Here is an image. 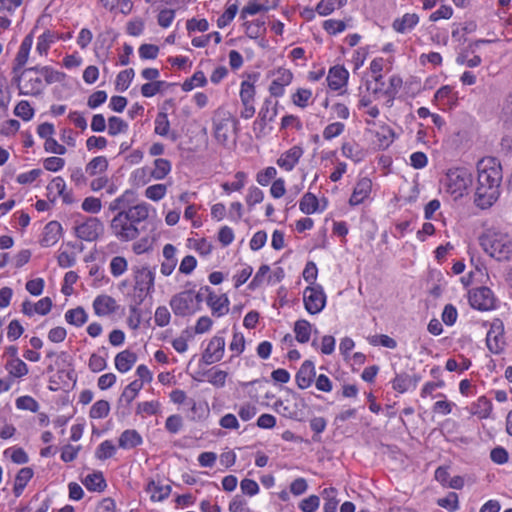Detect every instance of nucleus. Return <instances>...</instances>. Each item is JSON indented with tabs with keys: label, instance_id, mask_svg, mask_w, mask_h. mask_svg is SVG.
I'll return each instance as SVG.
<instances>
[{
	"label": "nucleus",
	"instance_id": "22",
	"mask_svg": "<svg viewBox=\"0 0 512 512\" xmlns=\"http://www.w3.org/2000/svg\"><path fill=\"white\" fill-rule=\"evenodd\" d=\"M143 439L135 429H127L123 431L119 437L118 444L122 449H132L141 445Z\"/></svg>",
	"mask_w": 512,
	"mask_h": 512
},
{
	"label": "nucleus",
	"instance_id": "31",
	"mask_svg": "<svg viewBox=\"0 0 512 512\" xmlns=\"http://www.w3.org/2000/svg\"><path fill=\"white\" fill-rule=\"evenodd\" d=\"M39 73L46 84H53L64 81L66 75L63 72L53 69L50 66H39Z\"/></svg>",
	"mask_w": 512,
	"mask_h": 512
},
{
	"label": "nucleus",
	"instance_id": "24",
	"mask_svg": "<svg viewBox=\"0 0 512 512\" xmlns=\"http://www.w3.org/2000/svg\"><path fill=\"white\" fill-rule=\"evenodd\" d=\"M122 212L124 215H127L128 220H130L135 226L146 220L149 215V209L146 203L137 204L127 210H123Z\"/></svg>",
	"mask_w": 512,
	"mask_h": 512
},
{
	"label": "nucleus",
	"instance_id": "8",
	"mask_svg": "<svg viewBox=\"0 0 512 512\" xmlns=\"http://www.w3.org/2000/svg\"><path fill=\"white\" fill-rule=\"evenodd\" d=\"M103 230L102 222L95 217H89L83 223L74 227L76 236L88 242L95 241L103 233Z\"/></svg>",
	"mask_w": 512,
	"mask_h": 512
},
{
	"label": "nucleus",
	"instance_id": "6",
	"mask_svg": "<svg viewBox=\"0 0 512 512\" xmlns=\"http://www.w3.org/2000/svg\"><path fill=\"white\" fill-rule=\"evenodd\" d=\"M110 229L112 234L121 242L132 241L140 234L137 226L128 220L127 215H124L122 211L113 217Z\"/></svg>",
	"mask_w": 512,
	"mask_h": 512
},
{
	"label": "nucleus",
	"instance_id": "34",
	"mask_svg": "<svg viewBox=\"0 0 512 512\" xmlns=\"http://www.w3.org/2000/svg\"><path fill=\"white\" fill-rule=\"evenodd\" d=\"M169 85V83L159 80L148 82L141 86V94L144 97L150 98L155 96L157 93L163 92V90Z\"/></svg>",
	"mask_w": 512,
	"mask_h": 512
},
{
	"label": "nucleus",
	"instance_id": "58",
	"mask_svg": "<svg viewBox=\"0 0 512 512\" xmlns=\"http://www.w3.org/2000/svg\"><path fill=\"white\" fill-rule=\"evenodd\" d=\"M255 87L249 81H243L240 89L241 102H254Z\"/></svg>",
	"mask_w": 512,
	"mask_h": 512
},
{
	"label": "nucleus",
	"instance_id": "15",
	"mask_svg": "<svg viewBox=\"0 0 512 512\" xmlns=\"http://www.w3.org/2000/svg\"><path fill=\"white\" fill-rule=\"evenodd\" d=\"M33 44V35L28 34L22 41L16 57L13 61L12 74L22 71L28 61L29 53Z\"/></svg>",
	"mask_w": 512,
	"mask_h": 512
},
{
	"label": "nucleus",
	"instance_id": "1",
	"mask_svg": "<svg viewBox=\"0 0 512 512\" xmlns=\"http://www.w3.org/2000/svg\"><path fill=\"white\" fill-rule=\"evenodd\" d=\"M477 187L474 203L481 209L490 208L500 196L502 167L494 157H485L477 164Z\"/></svg>",
	"mask_w": 512,
	"mask_h": 512
},
{
	"label": "nucleus",
	"instance_id": "50",
	"mask_svg": "<svg viewBox=\"0 0 512 512\" xmlns=\"http://www.w3.org/2000/svg\"><path fill=\"white\" fill-rule=\"evenodd\" d=\"M437 504L442 508L454 512L459 508L458 495L455 492H449L446 497L439 498Z\"/></svg>",
	"mask_w": 512,
	"mask_h": 512
},
{
	"label": "nucleus",
	"instance_id": "53",
	"mask_svg": "<svg viewBox=\"0 0 512 512\" xmlns=\"http://www.w3.org/2000/svg\"><path fill=\"white\" fill-rule=\"evenodd\" d=\"M16 407L21 410H29L31 412H37L39 409V404L31 396H21L16 399Z\"/></svg>",
	"mask_w": 512,
	"mask_h": 512
},
{
	"label": "nucleus",
	"instance_id": "43",
	"mask_svg": "<svg viewBox=\"0 0 512 512\" xmlns=\"http://www.w3.org/2000/svg\"><path fill=\"white\" fill-rule=\"evenodd\" d=\"M170 122L166 112H159L155 119L154 132L160 136H167L169 134Z\"/></svg>",
	"mask_w": 512,
	"mask_h": 512
},
{
	"label": "nucleus",
	"instance_id": "29",
	"mask_svg": "<svg viewBox=\"0 0 512 512\" xmlns=\"http://www.w3.org/2000/svg\"><path fill=\"white\" fill-rule=\"evenodd\" d=\"M108 169V160L104 156L94 157L85 168L86 173L90 176L103 173Z\"/></svg>",
	"mask_w": 512,
	"mask_h": 512
},
{
	"label": "nucleus",
	"instance_id": "19",
	"mask_svg": "<svg viewBox=\"0 0 512 512\" xmlns=\"http://www.w3.org/2000/svg\"><path fill=\"white\" fill-rule=\"evenodd\" d=\"M349 73L343 66H334L329 70L328 86L332 90H339L348 81Z\"/></svg>",
	"mask_w": 512,
	"mask_h": 512
},
{
	"label": "nucleus",
	"instance_id": "62",
	"mask_svg": "<svg viewBox=\"0 0 512 512\" xmlns=\"http://www.w3.org/2000/svg\"><path fill=\"white\" fill-rule=\"evenodd\" d=\"M320 504V499L316 495H310L309 497L303 499L300 504L299 508L303 512H315Z\"/></svg>",
	"mask_w": 512,
	"mask_h": 512
},
{
	"label": "nucleus",
	"instance_id": "51",
	"mask_svg": "<svg viewBox=\"0 0 512 512\" xmlns=\"http://www.w3.org/2000/svg\"><path fill=\"white\" fill-rule=\"evenodd\" d=\"M167 187L164 184H155L147 187L145 196L153 201L161 200L166 194Z\"/></svg>",
	"mask_w": 512,
	"mask_h": 512
},
{
	"label": "nucleus",
	"instance_id": "41",
	"mask_svg": "<svg viewBox=\"0 0 512 512\" xmlns=\"http://www.w3.org/2000/svg\"><path fill=\"white\" fill-rule=\"evenodd\" d=\"M412 381L411 375L407 373H399L396 374L393 379L392 387L397 392L404 393L412 386Z\"/></svg>",
	"mask_w": 512,
	"mask_h": 512
},
{
	"label": "nucleus",
	"instance_id": "28",
	"mask_svg": "<svg viewBox=\"0 0 512 512\" xmlns=\"http://www.w3.org/2000/svg\"><path fill=\"white\" fill-rule=\"evenodd\" d=\"M83 484L88 490L101 492L106 488V481L101 472L89 474L83 480Z\"/></svg>",
	"mask_w": 512,
	"mask_h": 512
},
{
	"label": "nucleus",
	"instance_id": "27",
	"mask_svg": "<svg viewBox=\"0 0 512 512\" xmlns=\"http://www.w3.org/2000/svg\"><path fill=\"white\" fill-rule=\"evenodd\" d=\"M419 21V17L415 13H406L402 18L394 20L392 26L395 31L405 33L407 30L412 29Z\"/></svg>",
	"mask_w": 512,
	"mask_h": 512
},
{
	"label": "nucleus",
	"instance_id": "10",
	"mask_svg": "<svg viewBox=\"0 0 512 512\" xmlns=\"http://www.w3.org/2000/svg\"><path fill=\"white\" fill-rule=\"evenodd\" d=\"M488 349L495 354L500 353L505 346L504 325L500 319H494L486 336Z\"/></svg>",
	"mask_w": 512,
	"mask_h": 512
},
{
	"label": "nucleus",
	"instance_id": "46",
	"mask_svg": "<svg viewBox=\"0 0 512 512\" xmlns=\"http://www.w3.org/2000/svg\"><path fill=\"white\" fill-rule=\"evenodd\" d=\"M55 34L50 30H46L43 34L38 37L36 50L39 54H47L50 45L54 42Z\"/></svg>",
	"mask_w": 512,
	"mask_h": 512
},
{
	"label": "nucleus",
	"instance_id": "26",
	"mask_svg": "<svg viewBox=\"0 0 512 512\" xmlns=\"http://www.w3.org/2000/svg\"><path fill=\"white\" fill-rule=\"evenodd\" d=\"M4 368L13 378H21L29 372L27 364L21 359H8Z\"/></svg>",
	"mask_w": 512,
	"mask_h": 512
},
{
	"label": "nucleus",
	"instance_id": "49",
	"mask_svg": "<svg viewBox=\"0 0 512 512\" xmlns=\"http://www.w3.org/2000/svg\"><path fill=\"white\" fill-rule=\"evenodd\" d=\"M134 75H135V72L132 68H129V69L119 72V74L117 75V78H116L117 89H119L121 91L126 90L129 87L131 81L133 80Z\"/></svg>",
	"mask_w": 512,
	"mask_h": 512
},
{
	"label": "nucleus",
	"instance_id": "61",
	"mask_svg": "<svg viewBox=\"0 0 512 512\" xmlns=\"http://www.w3.org/2000/svg\"><path fill=\"white\" fill-rule=\"evenodd\" d=\"M323 28L331 35L343 32L346 28V24L341 20L329 19L324 21Z\"/></svg>",
	"mask_w": 512,
	"mask_h": 512
},
{
	"label": "nucleus",
	"instance_id": "63",
	"mask_svg": "<svg viewBox=\"0 0 512 512\" xmlns=\"http://www.w3.org/2000/svg\"><path fill=\"white\" fill-rule=\"evenodd\" d=\"M88 366L92 372L97 373L104 370L107 367V362L104 357L96 353H93L89 358Z\"/></svg>",
	"mask_w": 512,
	"mask_h": 512
},
{
	"label": "nucleus",
	"instance_id": "39",
	"mask_svg": "<svg viewBox=\"0 0 512 512\" xmlns=\"http://www.w3.org/2000/svg\"><path fill=\"white\" fill-rule=\"evenodd\" d=\"M277 115L276 104H272L271 100H265L263 106L259 112V118L262 125H265L267 122H271Z\"/></svg>",
	"mask_w": 512,
	"mask_h": 512
},
{
	"label": "nucleus",
	"instance_id": "57",
	"mask_svg": "<svg viewBox=\"0 0 512 512\" xmlns=\"http://www.w3.org/2000/svg\"><path fill=\"white\" fill-rule=\"evenodd\" d=\"M238 7L236 4L230 5L225 12L218 18L217 25L219 28L227 26L236 16Z\"/></svg>",
	"mask_w": 512,
	"mask_h": 512
},
{
	"label": "nucleus",
	"instance_id": "35",
	"mask_svg": "<svg viewBox=\"0 0 512 512\" xmlns=\"http://www.w3.org/2000/svg\"><path fill=\"white\" fill-rule=\"evenodd\" d=\"M323 498L325 500L323 510L324 512H336L338 506V500L336 499L337 490L333 487L326 488L323 490Z\"/></svg>",
	"mask_w": 512,
	"mask_h": 512
},
{
	"label": "nucleus",
	"instance_id": "18",
	"mask_svg": "<svg viewBox=\"0 0 512 512\" xmlns=\"http://www.w3.org/2000/svg\"><path fill=\"white\" fill-rule=\"evenodd\" d=\"M303 155V149L300 146H293L278 158L277 165L286 171H291Z\"/></svg>",
	"mask_w": 512,
	"mask_h": 512
},
{
	"label": "nucleus",
	"instance_id": "60",
	"mask_svg": "<svg viewBox=\"0 0 512 512\" xmlns=\"http://www.w3.org/2000/svg\"><path fill=\"white\" fill-rule=\"evenodd\" d=\"M245 177H246V174L242 171H239L235 174V178L237 179V181L232 182V183L225 182L222 184V188L227 193H229L231 191H239L244 187Z\"/></svg>",
	"mask_w": 512,
	"mask_h": 512
},
{
	"label": "nucleus",
	"instance_id": "42",
	"mask_svg": "<svg viewBox=\"0 0 512 512\" xmlns=\"http://www.w3.org/2000/svg\"><path fill=\"white\" fill-rule=\"evenodd\" d=\"M110 412V404L106 400H98L96 401L89 412V415L93 419H101L108 416Z\"/></svg>",
	"mask_w": 512,
	"mask_h": 512
},
{
	"label": "nucleus",
	"instance_id": "56",
	"mask_svg": "<svg viewBox=\"0 0 512 512\" xmlns=\"http://www.w3.org/2000/svg\"><path fill=\"white\" fill-rule=\"evenodd\" d=\"M82 209L87 213L96 214L100 212L102 208V203L99 198L96 197H86L81 205Z\"/></svg>",
	"mask_w": 512,
	"mask_h": 512
},
{
	"label": "nucleus",
	"instance_id": "21",
	"mask_svg": "<svg viewBox=\"0 0 512 512\" xmlns=\"http://www.w3.org/2000/svg\"><path fill=\"white\" fill-rule=\"evenodd\" d=\"M93 307L97 315L106 316L116 311L117 304L111 296L101 295L94 300Z\"/></svg>",
	"mask_w": 512,
	"mask_h": 512
},
{
	"label": "nucleus",
	"instance_id": "64",
	"mask_svg": "<svg viewBox=\"0 0 512 512\" xmlns=\"http://www.w3.org/2000/svg\"><path fill=\"white\" fill-rule=\"evenodd\" d=\"M155 323L160 327L167 326L170 322V312L165 306H159L155 311Z\"/></svg>",
	"mask_w": 512,
	"mask_h": 512
},
{
	"label": "nucleus",
	"instance_id": "48",
	"mask_svg": "<svg viewBox=\"0 0 512 512\" xmlns=\"http://www.w3.org/2000/svg\"><path fill=\"white\" fill-rule=\"evenodd\" d=\"M14 114L24 121H29L34 116V109L26 100H21L14 109Z\"/></svg>",
	"mask_w": 512,
	"mask_h": 512
},
{
	"label": "nucleus",
	"instance_id": "44",
	"mask_svg": "<svg viewBox=\"0 0 512 512\" xmlns=\"http://www.w3.org/2000/svg\"><path fill=\"white\" fill-rule=\"evenodd\" d=\"M116 447L110 440L103 441L95 452V457L99 460H106L114 456Z\"/></svg>",
	"mask_w": 512,
	"mask_h": 512
},
{
	"label": "nucleus",
	"instance_id": "54",
	"mask_svg": "<svg viewBox=\"0 0 512 512\" xmlns=\"http://www.w3.org/2000/svg\"><path fill=\"white\" fill-rule=\"evenodd\" d=\"M127 261L122 256L113 257L110 262L111 274L115 277L122 275L127 270Z\"/></svg>",
	"mask_w": 512,
	"mask_h": 512
},
{
	"label": "nucleus",
	"instance_id": "55",
	"mask_svg": "<svg viewBox=\"0 0 512 512\" xmlns=\"http://www.w3.org/2000/svg\"><path fill=\"white\" fill-rule=\"evenodd\" d=\"M311 96V90L300 88L292 95V101L296 106L304 108L308 105Z\"/></svg>",
	"mask_w": 512,
	"mask_h": 512
},
{
	"label": "nucleus",
	"instance_id": "33",
	"mask_svg": "<svg viewBox=\"0 0 512 512\" xmlns=\"http://www.w3.org/2000/svg\"><path fill=\"white\" fill-rule=\"evenodd\" d=\"M87 314L82 307L70 309L65 313L66 321L74 326L80 327L87 321Z\"/></svg>",
	"mask_w": 512,
	"mask_h": 512
},
{
	"label": "nucleus",
	"instance_id": "40",
	"mask_svg": "<svg viewBox=\"0 0 512 512\" xmlns=\"http://www.w3.org/2000/svg\"><path fill=\"white\" fill-rule=\"evenodd\" d=\"M207 83L206 76L204 72L197 71L193 74V76L189 79H186L182 84V89L186 92L191 91L195 87H203Z\"/></svg>",
	"mask_w": 512,
	"mask_h": 512
},
{
	"label": "nucleus",
	"instance_id": "5",
	"mask_svg": "<svg viewBox=\"0 0 512 512\" xmlns=\"http://www.w3.org/2000/svg\"><path fill=\"white\" fill-rule=\"evenodd\" d=\"M213 133L216 141L226 145L232 133H235L238 121L224 108L214 111L212 117Z\"/></svg>",
	"mask_w": 512,
	"mask_h": 512
},
{
	"label": "nucleus",
	"instance_id": "3",
	"mask_svg": "<svg viewBox=\"0 0 512 512\" xmlns=\"http://www.w3.org/2000/svg\"><path fill=\"white\" fill-rule=\"evenodd\" d=\"M13 82L17 85L20 95L39 96L44 90L39 66L26 68L13 74Z\"/></svg>",
	"mask_w": 512,
	"mask_h": 512
},
{
	"label": "nucleus",
	"instance_id": "4",
	"mask_svg": "<svg viewBox=\"0 0 512 512\" xmlns=\"http://www.w3.org/2000/svg\"><path fill=\"white\" fill-rule=\"evenodd\" d=\"M447 193L458 199L464 195L472 183V175L466 168L449 169L441 180Z\"/></svg>",
	"mask_w": 512,
	"mask_h": 512
},
{
	"label": "nucleus",
	"instance_id": "13",
	"mask_svg": "<svg viewBox=\"0 0 512 512\" xmlns=\"http://www.w3.org/2000/svg\"><path fill=\"white\" fill-rule=\"evenodd\" d=\"M316 376L315 366L311 360H306L295 375L296 384L300 389L311 386Z\"/></svg>",
	"mask_w": 512,
	"mask_h": 512
},
{
	"label": "nucleus",
	"instance_id": "37",
	"mask_svg": "<svg viewBox=\"0 0 512 512\" xmlns=\"http://www.w3.org/2000/svg\"><path fill=\"white\" fill-rule=\"evenodd\" d=\"M142 389V382L139 380L132 381L128 386L123 390L119 401H125L127 404H130L138 395L139 391Z\"/></svg>",
	"mask_w": 512,
	"mask_h": 512
},
{
	"label": "nucleus",
	"instance_id": "59",
	"mask_svg": "<svg viewBox=\"0 0 512 512\" xmlns=\"http://www.w3.org/2000/svg\"><path fill=\"white\" fill-rule=\"evenodd\" d=\"M345 125L341 122H334L325 127L323 137L326 140H331L339 136L344 131Z\"/></svg>",
	"mask_w": 512,
	"mask_h": 512
},
{
	"label": "nucleus",
	"instance_id": "7",
	"mask_svg": "<svg viewBox=\"0 0 512 512\" xmlns=\"http://www.w3.org/2000/svg\"><path fill=\"white\" fill-rule=\"evenodd\" d=\"M303 301L308 313L312 315L320 313L326 304V295L322 286L313 285L305 288L303 292Z\"/></svg>",
	"mask_w": 512,
	"mask_h": 512
},
{
	"label": "nucleus",
	"instance_id": "38",
	"mask_svg": "<svg viewBox=\"0 0 512 512\" xmlns=\"http://www.w3.org/2000/svg\"><path fill=\"white\" fill-rule=\"evenodd\" d=\"M318 199L312 193H306L299 203L300 210L305 214H313L318 209Z\"/></svg>",
	"mask_w": 512,
	"mask_h": 512
},
{
	"label": "nucleus",
	"instance_id": "12",
	"mask_svg": "<svg viewBox=\"0 0 512 512\" xmlns=\"http://www.w3.org/2000/svg\"><path fill=\"white\" fill-rule=\"evenodd\" d=\"M224 349V338L220 336H214L208 343L207 348L204 350L201 360L206 365L219 362L223 358Z\"/></svg>",
	"mask_w": 512,
	"mask_h": 512
},
{
	"label": "nucleus",
	"instance_id": "14",
	"mask_svg": "<svg viewBox=\"0 0 512 512\" xmlns=\"http://www.w3.org/2000/svg\"><path fill=\"white\" fill-rule=\"evenodd\" d=\"M134 290L154 291V273L148 267L135 268Z\"/></svg>",
	"mask_w": 512,
	"mask_h": 512
},
{
	"label": "nucleus",
	"instance_id": "16",
	"mask_svg": "<svg viewBox=\"0 0 512 512\" xmlns=\"http://www.w3.org/2000/svg\"><path fill=\"white\" fill-rule=\"evenodd\" d=\"M207 305L211 308L212 314L221 317L229 312V299L226 294L216 295L210 293L206 297Z\"/></svg>",
	"mask_w": 512,
	"mask_h": 512
},
{
	"label": "nucleus",
	"instance_id": "52",
	"mask_svg": "<svg viewBox=\"0 0 512 512\" xmlns=\"http://www.w3.org/2000/svg\"><path fill=\"white\" fill-rule=\"evenodd\" d=\"M368 340L373 346L381 345L390 349H395L397 347V342L390 336L384 334L371 336Z\"/></svg>",
	"mask_w": 512,
	"mask_h": 512
},
{
	"label": "nucleus",
	"instance_id": "23",
	"mask_svg": "<svg viewBox=\"0 0 512 512\" xmlns=\"http://www.w3.org/2000/svg\"><path fill=\"white\" fill-rule=\"evenodd\" d=\"M137 361V356L130 350H124L118 353L115 357V367L121 372L129 371Z\"/></svg>",
	"mask_w": 512,
	"mask_h": 512
},
{
	"label": "nucleus",
	"instance_id": "9",
	"mask_svg": "<svg viewBox=\"0 0 512 512\" xmlns=\"http://www.w3.org/2000/svg\"><path fill=\"white\" fill-rule=\"evenodd\" d=\"M470 305L481 311H488L495 306L493 292L488 287L482 286L469 293Z\"/></svg>",
	"mask_w": 512,
	"mask_h": 512
},
{
	"label": "nucleus",
	"instance_id": "30",
	"mask_svg": "<svg viewBox=\"0 0 512 512\" xmlns=\"http://www.w3.org/2000/svg\"><path fill=\"white\" fill-rule=\"evenodd\" d=\"M296 340L300 343H306L310 339L311 324L304 319L298 320L294 325Z\"/></svg>",
	"mask_w": 512,
	"mask_h": 512
},
{
	"label": "nucleus",
	"instance_id": "32",
	"mask_svg": "<svg viewBox=\"0 0 512 512\" xmlns=\"http://www.w3.org/2000/svg\"><path fill=\"white\" fill-rule=\"evenodd\" d=\"M347 3V0H321L316 6V12L319 15L327 16L336 8H341Z\"/></svg>",
	"mask_w": 512,
	"mask_h": 512
},
{
	"label": "nucleus",
	"instance_id": "20",
	"mask_svg": "<svg viewBox=\"0 0 512 512\" xmlns=\"http://www.w3.org/2000/svg\"><path fill=\"white\" fill-rule=\"evenodd\" d=\"M371 188H372V182L370 179H368V178L360 179L357 182V184L353 190V193L349 199L350 205H358V204L362 203L370 195Z\"/></svg>",
	"mask_w": 512,
	"mask_h": 512
},
{
	"label": "nucleus",
	"instance_id": "17",
	"mask_svg": "<svg viewBox=\"0 0 512 512\" xmlns=\"http://www.w3.org/2000/svg\"><path fill=\"white\" fill-rule=\"evenodd\" d=\"M62 234V226L58 221H50L44 227L40 244L43 247H51L56 244Z\"/></svg>",
	"mask_w": 512,
	"mask_h": 512
},
{
	"label": "nucleus",
	"instance_id": "45",
	"mask_svg": "<svg viewBox=\"0 0 512 512\" xmlns=\"http://www.w3.org/2000/svg\"><path fill=\"white\" fill-rule=\"evenodd\" d=\"M127 130L128 124L123 119L116 116H112L108 119V133L111 136L125 133Z\"/></svg>",
	"mask_w": 512,
	"mask_h": 512
},
{
	"label": "nucleus",
	"instance_id": "36",
	"mask_svg": "<svg viewBox=\"0 0 512 512\" xmlns=\"http://www.w3.org/2000/svg\"><path fill=\"white\" fill-rule=\"evenodd\" d=\"M171 170V163L167 159L158 158L154 161V169L152 170V177L156 180H161L167 176Z\"/></svg>",
	"mask_w": 512,
	"mask_h": 512
},
{
	"label": "nucleus",
	"instance_id": "47",
	"mask_svg": "<svg viewBox=\"0 0 512 512\" xmlns=\"http://www.w3.org/2000/svg\"><path fill=\"white\" fill-rule=\"evenodd\" d=\"M342 154L354 162H359L363 159V152L359 148L357 144L354 143H344L342 145Z\"/></svg>",
	"mask_w": 512,
	"mask_h": 512
},
{
	"label": "nucleus",
	"instance_id": "25",
	"mask_svg": "<svg viewBox=\"0 0 512 512\" xmlns=\"http://www.w3.org/2000/svg\"><path fill=\"white\" fill-rule=\"evenodd\" d=\"M146 491L150 493V497L153 501H163L171 493L170 485H162L159 482L151 480L146 487Z\"/></svg>",
	"mask_w": 512,
	"mask_h": 512
},
{
	"label": "nucleus",
	"instance_id": "2",
	"mask_svg": "<svg viewBox=\"0 0 512 512\" xmlns=\"http://www.w3.org/2000/svg\"><path fill=\"white\" fill-rule=\"evenodd\" d=\"M483 250L498 261L510 259L512 255V238L497 229H487L479 238Z\"/></svg>",
	"mask_w": 512,
	"mask_h": 512
},
{
	"label": "nucleus",
	"instance_id": "11",
	"mask_svg": "<svg viewBox=\"0 0 512 512\" xmlns=\"http://www.w3.org/2000/svg\"><path fill=\"white\" fill-rule=\"evenodd\" d=\"M193 290H185L172 296L170 307L176 316H187L192 313Z\"/></svg>",
	"mask_w": 512,
	"mask_h": 512
}]
</instances>
